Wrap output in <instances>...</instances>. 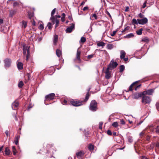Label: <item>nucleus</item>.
<instances>
[{
    "mask_svg": "<svg viewBox=\"0 0 159 159\" xmlns=\"http://www.w3.org/2000/svg\"><path fill=\"white\" fill-rule=\"evenodd\" d=\"M107 134L109 135H111L112 134V133L111 131L109 130H107Z\"/></svg>",
    "mask_w": 159,
    "mask_h": 159,
    "instance_id": "50",
    "label": "nucleus"
},
{
    "mask_svg": "<svg viewBox=\"0 0 159 159\" xmlns=\"http://www.w3.org/2000/svg\"><path fill=\"white\" fill-rule=\"evenodd\" d=\"M56 55L57 57H60L61 55V51L59 49H57L56 51Z\"/></svg>",
    "mask_w": 159,
    "mask_h": 159,
    "instance_id": "22",
    "label": "nucleus"
},
{
    "mask_svg": "<svg viewBox=\"0 0 159 159\" xmlns=\"http://www.w3.org/2000/svg\"><path fill=\"white\" fill-rule=\"evenodd\" d=\"M12 151L13 152V154L14 155H15L16 154V153L17 152V151L15 148V146H12Z\"/></svg>",
    "mask_w": 159,
    "mask_h": 159,
    "instance_id": "24",
    "label": "nucleus"
},
{
    "mask_svg": "<svg viewBox=\"0 0 159 159\" xmlns=\"http://www.w3.org/2000/svg\"><path fill=\"white\" fill-rule=\"evenodd\" d=\"M47 27H48L49 30H51L52 27V23L51 22H48L47 24Z\"/></svg>",
    "mask_w": 159,
    "mask_h": 159,
    "instance_id": "29",
    "label": "nucleus"
},
{
    "mask_svg": "<svg viewBox=\"0 0 159 159\" xmlns=\"http://www.w3.org/2000/svg\"><path fill=\"white\" fill-rule=\"evenodd\" d=\"M118 66V64L117 62L114 61H111L108 66L107 68H109L111 70H112V69L116 68L117 66Z\"/></svg>",
    "mask_w": 159,
    "mask_h": 159,
    "instance_id": "5",
    "label": "nucleus"
},
{
    "mask_svg": "<svg viewBox=\"0 0 159 159\" xmlns=\"http://www.w3.org/2000/svg\"><path fill=\"white\" fill-rule=\"evenodd\" d=\"M30 46L26 45L23 46V54L24 55H26L27 61H28L30 56Z\"/></svg>",
    "mask_w": 159,
    "mask_h": 159,
    "instance_id": "2",
    "label": "nucleus"
},
{
    "mask_svg": "<svg viewBox=\"0 0 159 159\" xmlns=\"http://www.w3.org/2000/svg\"><path fill=\"white\" fill-rule=\"evenodd\" d=\"M149 41V39L147 37H145L141 40V42H144L146 43H148Z\"/></svg>",
    "mask_w": 159,
    "mask_h": 159,
    "instance_id": "27",
    "label": "nucleus"
},
{
    "mask_svg": "<svg viewBox=\"0 0 159 159\" xmlns=\"http://www.w3.org/2000/svg\"><path fill=\"white\" fill-rule=\"evenodd\" d=\"M94 56L93 54H91V55H89L87 56V58L88 59H90L93 57Z\"/></svg>",
    "mask_w": 159,
    "mask_h": 159,
    "instance_id": "48",
    "label": "nucleus"
},
{
    "mask_svg": "<svg viewBox=\"0 0 159 159\" xmlns=\"http://www.w3.org/2000/svg\"><path fill=\"white\" fill-rule=\"evenodd\" d=\"M27 76L28 77V80H30L31 76L30 73H27Z\"/></svg>",
    "mask_w": 159,
    "mask_h": 159,
    "instance_id": "55",
    "label": "nucleus"
},
{
    "mask_svg": "<svg viewBox=\"0 0 159 159\" xmlns=\"http://www.w3.org/2000/svg\"><path fill=\"white\" fill-rule=\"evenodd\" d=\"M112 126L115 128L117 127L118 126V122H113L112 124Z\"/></svg>",
    "mask_w": 159,
    "mask_h": 159,
    "instance_id": "37",
    "label": "nucleus"
},
{
    "mask_svg": "<svg viewBox=\"0 0 159 159\" xmlns=\"http://www.w3.org/2000/svg\"><path fill=\"white\" fill-rule=\"evenodd\" d=\"M44 28V27L43 24H40L38 27V28L40 30H43V29Z\"/></svg>",
    "mask_w": 159,
    "mask_h": 159,
    "instance_id": "41",
    "label": "nucleus"
},
{
    "mask_svg": "<svg viewBox=\"0 0 159 159\" xmlns=\"http://www.w3.org/2000/svg\"><path fill=\"white\" fill-rule=\"evenodd\" d=\"M156 106L157 110L159 111V102L156 103Z\"/></svg>",
    "mask_w": 159,
    "mask_h": 159,
    "instance_id": "47",
    "label": "nucleus"
},
{
    "mask_svg": "<svg viewBox=\"0 0 159 159\" xmlns=\"http://www.w3.org/2000/svg\"><path fill=\"white\" fill-rule=\"evenodd\" d=\"M110 70L109 68H107L106 71L105 72V78L107 79H109L111 76V72L109 71V70Z\"/></svg>",
    "mask_w": 159,
    "mask_h": 159,
    "instance_id": "12",
    "label": "nucleus"
},
{
    "mask_svg": "<svg viewBox=\"0 0 159 159\" xmlns=\"http://www.w3.org/2000/svg\"><path fill=\"white\" fill-rule=\"evenodd\" d=\"M113 47V45L111 44H108L107 45V48L108 49H111Z\"/></svg>",
    "mask_w": 159,
    "mask_h": 159,
    "instance_id": "35",
    "label": "nucleus"
},
{
    "mask_svg": "<svg viewBox=\"0 0 159 159\" xmlns=\"http://www.w3.org/2000/svg\"><path fill=\"white\" fill-rule=\"evenodd\" d=\"M57 18L55 17V16H51L50 20L51 21L52 23V24L54 25L55 24V22L56 21V20H57Z\"/></svg>",
    "mask_w": 159,
    "mask_h": 159,
    "instance_id": "21",
    "label": "nucleus"
},
{
    "mask_svg": "<svg viewBox=\"0 0 159 159\" xmlns=\"http://www.w3.org/2000/svg\"><path fill=\"white\" fill-rule=\"evenodd\" d=\"M139 16L140 18H142L143 17L144 15L141 13H140L139 14Z\"/></svg>",
    "mask_w": 159,
    "mask_h": 159,
    "instance_id": "62",
    "label": "nucleus"
},
{
    "mask_svg": "<svg viewBox=\"0 0 159 159\" xmlns=\"http://www.w3.org/2000/svg\"><path fill=\"white\" fill-rule=\"evenodd\" d=\"M142 97L145 96V95L147 94V91H144L143 92H140Z\"/></svg>",
    "mask_w": 159,
    "mask_h": 159,
    "instance_id": "38",
    "label": "nucleus"
},
{
    "mask_svg": "<svg viewBox=\"0 0 159 159\" xmlns=\"http://www.w3.org/2000/svg\"><path fill=\"white\" fill-rule=\"evenodd\" d=\"M76 154L77 158H80L84 156V153L83 151H81L76 152Z\"/></svg>",
    "mask_w": 159,
    "mask_h": 159,
    "instance_id": "15",
    "label": "nucleus"
},
{
    "mask_svg": "<svg viewBox=\"0 0 159 159\" xmlns=\"http://www.w3.org/2000/svg\"><path fill=\"white\" fill-rule=\"evenodd\" d=\"M4 152L6 155H10L11 154L10 150L7 147H6L5 148Z\"/></svg>",
    "mask_w": 159,
    "mask_h": 159,
    "instance_id": "16",
    "label": "nucleus"
},
{
    "mask_svg": "<svg viewBox=\"0 0 159 159\" xmlns=\"http://www.w3.org/2000/svg\"><path fill=\"white\" fill-rule=\"evenodd\" d=\"M141 159H149L145 156H142Z\"/></svg>",
    "mask_w": 159,
    "mask_h": 159,
    "instance_id": "64",
    "label": "nucleus"
},
{
    "mask_svg": "<svg viewBox=\"0 0 159 159\" xmlns=\"http://www.w3.org/2000/svg\"><path fill=\"white\" fill-rule=\"evenodd\" d=\"M117 32V30L113 31L112 34H111V35L112 36H114Z\"/></svg>",
    "mask_w": 159,
    "mask_h": 159,
    "instance_id": "49",
    "label": "nucleus"
},
{
    "mask_svg": "<svg viewBox=\"0 0 159 159\" xmlns=\"http://www.w3.org/2000/svg\"><path fill=\"white\" fill-rule=\"evenodd\" d=\"M132 97L134 99H138L142 96L140 93L136 92L133 94Z\"/></svg>",
    "mask_w": 159,
    "mask_h": 159,
    "instance_id": "13",
    "label": "nucleus"
},
{
    "mask_svg": "<svg viewBox=\"0 0 159 159\" xmlns=\"http://www.w3.org/2000/svg\"><path fill=\"white\" fill-rule=\"evenodd\" d=\"M5 63V67H9L11 66V59L8 58L4 60Z\"/></svg>",
    "mask_w": 159,
    "mask_h": 159,
    "instance_id": "8",
    "label": "nucleus"
},
{
    "mask_svg": "<svg viewBox=\"0 0 159 159\" xmlns=\"http://www.w3.org/2000/svg\"><path fill=\"white\" fill-rule=\"evenodd\" d=\"M157 133H159V126H157V127L155 129Z\"/></svg>",
    "mask_w": 159,
    "mask_h": 159,
    "instance_id": "53",
    "label": "nucleus"
},
{
    "mask_svg": "<svg viewBox=\"0 0 159 159\" xmlns=\"http://www.w3.org/2000/svg\"><path fill=\"white\" fill-rule=\"evenodd\" d=\"M55 94L54 93H51L45 96V101L53 100L54 98Z\"/></svg>",
    "mask_w": 159,
    "mask_h": 159,
    "instance_id": "7",
    "label": "nucleus"
},
{
    "mask_svg": "<svg viewBox=\"0 0 159 159\" xmlns=\"http://www.w3.org/2000/svg\"><path fill=\"white\" fill-rule=\"evenodd\" d=\"M56 9L54 8L52 11L51 13V16H53L54 15L55 12L56 11Z\"/></svg>",
    "mask_w": 159,
    "mask_h": 159,
    "instance_id": "42",
    "label": "nucleus"
},
{
    "mask_svg": "<svg viewBox=\"0 0 159 159\" xmlns=\"http://www.w3.org/2000/svg\"><path fill=\"white\" fill-rule=\"evenodd\" d=\"M58 35L55 34L53 39V43L54 45H56L58 41Z\"/></svg>",
    "mask_w": 159,
    "mask_h": 159,
    "instance_id": "14",
    "label": "nucleus"
},
{
    "mask_svg": "<svg viewBox=\"0 0 159 159\" xmlns=\"http://www.w3.org/2000/svg\"><path fill=\"white\" fill-rule=\"evenodd\" d=\"M138 82L136 81L133 83L129 87L128 91H132L133 88H134L135 90L136 91L138 89L140 88L141 84L137 85Z\"/></svg>",
    "mask_w": 159,
    "mask_h": 159,
    "instance_id": "4",
    "label": "nucleus"
},
{
    "mask_svg": "<svg viewBox=\"0 0 159 159\" xmlns=\"http://www.w3.org/2000/svg\"><path fill=\"white\" fill-rule=\"evenodd\" d=\"M89 9V7L87 6L85 7H84V8L83 9V10L84 11H85L86 10H88Z\"/></svg>",
    "mask_w": 159,
    "mask_h": 159,
    "instance_id": "61",
    "label": "nucleus"
},
{
    "mask_svg": "<svg viewBox=\"0 0 159 159\" xmlns=\"http://www.w3.org/2000/svg\"><path fill=\"white\" fill-rule=\"evenodd\" d=\"M97 45L98 46H104L105 45V43L102 41L98 42L97 44Z\"/></svg>",
    "mask_w": 159,
    "mask_h": 159,
    "instance_id": "28",
    "label": "nucleus"
},
{
    "mask_svg": "<svg viewBox=\"0 0 159 159\" xmlns=\"http://www.w3.org/2000/svg\"><path fill=\"white\" fill-rule=\"evenodd\" d=\"M125 54H126V53L123 50H121L120 51V58L121 59H122L123 58H124V57L125 56Z\"/></svg>",
    "mask_w": 159,
    "mask_h": 159,
    "instance_id": "19",
    "label": "nucleus"
},
{
    "mask_svg": "<svg viewBox=\"0 0 159 159\" xmlns=\"http://www.w3.org/2000/svg\"><path fill=\"white\" fill-rule=\"evenodd\" d=\"M145 131H143L141 132L139 134L140 136V137L142 138L145 135Z\"/></svg>",
    "mask_w": 159,
    "mask_h": 159,
    "instance_id": "39",
    "label": "nucleus"
},
{
    "mask_svg": "<svg viewBox=\"0 0 159 159\" xmlns=\"http://www.w3.org/2000/svg\"><path fill=\"white\" fill-rule=\"evenodd\" d=\"M129 29V26H127L126 27L124 30H123L122 31V33H123L125 31L128 30Z\"/></svg>",
    "mask_w": 159,
    "mask_h": 159,
    "instance_id": "46",
    "label": "nucleus"
},
{
    "mask_svg": "<svg viewBox=\"0 0 159 159\" xmlns=\"http://www.w3.org/2000/svg\"><path fill=\"white\" fill-rule=\"evenodd\" d=\"M147 95H151L154 92V90L152 89H148L147 91Z\"/></svg>",
    "mask_w": 159,
    "mask_h": 159,
    "instance_id": "23",
    "label": "nucleus"
},
{
    "mask_svg": "<svg viewBox=\"0 0 159 159\" xmlns=\"http://www.w3.org/2000/svg\"><path fill=\"white\" fill-rule=\"evenodd\" d=\"M120 123L121 124L124 125L125 124V122L123 119H121L120 120Z\"/></svg>",
    "mask_w": 159,
    "mask_h": 159,
    "instance_id": "52",
    "label": "nucleus"
},
{
    "mask_svg": "<svg viewBox=\"0 0 159 159\" xmlns=\"http://www.w3.org/2000/svg\"><path fill=\"white\" fill-rule=\"evenodd\" d=\"M89 90L90 89L88 90V92L86 94L85 98L83 101H80L71 99L68 101L69 104L72 105L75 107H78L82 105L83 103L86 102L90 96V94L89 93Z\"/></svg>",
    "mask_w": 159,
    "mask_h": 159,
    "instance_id": "1",
    "label": "nucleus"
},
{
    "mask_svg": "<svg viewBox=\"0 0 159 159\" xmlns=\"http://www.w3.org/2000/svg\"><path fill=\"white\" fill-rule=\"evenodd\" d=\"M97 102L95 100L92 101L90 103L89 109L93 111H95L97 109Z\"/></svg>",
    "mask_w": 159,
    "mask_h": 159,
    "instance_id": "3",
    "label": "nucleus"
},
{
    "mask_svg": "<svg viewBox=\"0 0 159 159\" xmlns=\"http://www.w3.org/2000/svg\"><path fill=\"white\" fill-rule=\"evenodd\" d=\"M89 149L90 151H92L94 149V146L92 144H90L89 145Z\"/></svg>",
    "mask_w": 159,
    "mask_h": 159,
    "instance_id": "26",
    "label": "nucleus"
},
{
    "mask_svg": "<svg viewBox=\"0 0 159 159\" xmlns=\"http://www.w3.org/2000/svg\"><path fill=\"white\" fill-rule=\"evenodd\" d=\"M143 30V28H140L139 30L136 31L137 34L138 35H140L142 34V31Z\"/></svg>",
    "mask_w": 159,
    "mask_h": 159,
    "instance_id": "25",
    "label": "nucleus"
},
{
    "mask_svg": "<svg viewBox=\"0 0 159 159\" xmlns=\"http://www.w3.org/2000/svg\"><path fill=\"white\" fill-rule=\"evenodd\" d=\"M13 5L14 7L17 6L19 5V3L17 2H14L13 4Z\"/></svg>",
    "mask_w": 159,
    "mask_h": 159,
    "instance_id": "56",
    "label": "nucleus"
},
{
    "mask_svg": "<svg viewBox=\"0 0 159 159\" xmlns=\"http://www.w3.org/2000/svg\"><path fill=\"white\" fill-rule=\"evenodd\" d=\"M62 103L63 105H67L69 104L68 101H67L66 100L64 99L63 101L62 102Z\"/></svg>",
    "mask_w": 159,
    "mask_h": 159,
    "instance_id": "43",
    "label": "nucleus"
},
{
    "mask_svg": "<svg viewBox=\"0 0 159 159\" xmlns=\"http://www.w3.org/2000/svg\"><path fill=\"white\" fill-rule=\"evenodd\" d=\"M75 28V24L72 23L70 26L68 27L66 29V31L67 33H71L73 29Z\"/></svg>",
    "mask_w": 159,
    "mask_h": 159,
    "instance_id": "11",
    "label": "nucleus"
},
{
    "mask_svg": "<svg viewBox=\"0 0 159 159\" xmlns=\"http://www.w3.org/2000/svg\"><path fill=\"white\" fill-rule=\"evenodd\" d=\"M133 141V139L130 138H128V142L129 143H132V142Z\"/></svg>",
    "mask_w": 159,
    "mask_h": 159,
    "instance_id": "60",
    "label": "nucleus"
},
{
    "mask_svg": "<svg viewBox=\"0 0 159 159\" xmlns=\"http://www.w3.org/2000/svg\"><path fill=\"white\" fill-rule=\"evenodd\" d=\"M92 16L94 17L95 18V20H97L98 19V18L97 17V15L95 13H94V14H93Z\"/></svg>",
    "mask_w": 159,
    "mask_h": 159,
    "instance_id": "54",
    "label": "nucleus"
},
{
    "mask_svg": "<svg viewBox=\"0 0 159 159\" xmlns=\"http://www.w3.org/2000/svg\"><path fill=\"white\" fill-rule=\"evenodd\" d=\"M129 7L127 6L126 7L125 9V12H127L129 11Z\"/></svg>",
    "mask_w": 159,
    "mask_h": 159,
    "instance_id": "63",
    "label": "nucleus"
},
{
    "mask_svg": "<svg viewBox=\"0 0 159 159\" xmlns=\"http://www.w3.org/2000/svg\"><path fill=\"white\" fill-rule=\"evenodd\" d=\"M134 34L132 33H130L125 36V37L127 38L134 37Z\"/></svg>",
    "mask_w": 159,
    "mask_h": 159,
    "instance_id": "33",
    "label": "nucleus"
},
{
    "mask_svg": "<svg viewBox=\"0 0 159 159\" xmlns=\"http://www.w3.org/2000/svg\"><path fill=\"white\" fill-rule=\"evenodd\" d=\"M146 3H147V0L146 1H145L143 4V6L142 7V8H144L146 7Z\"/></svg>",
    "mask_w": 159,
    "mask_h": 159,
    "instance_id": "57",
    "label": "nucleus"
},
{
    "mask_svg": "<svg viewBox=\"0 0 159 159\" xmlns=\"http://www.w3.org/2000/svg\"><path fill=\"white\" fill-rule=\"evenodd\" d=\"M86 38L84 37H82L81 38L80 42L82 43H84L86 41Z\"/></svg>",
    "mask_w": 159,
    "mask_h": 159,
    "instance_id": "36",
    "label": "nucleus"
},
{
    "mask_svg": "<svg viewBox=\"0 0 159 159\" xmlns=\"http://www.w3.org/2000/svg\"><path fill=\"white\" fill-rule=\"evenodd\" d=\"M24 85V83L22 81H20L18 84V86L19 88H22Z\"/></svg>",
    "mask_w": 159,
    "mask_h": 159,
    "instance_id": "32",
    "label": "nucleus"
},
{
    "mask_svg": "<svg viewBox=\"0 0 159 159\" xmlns=\"http://www.w3.org/2000/svg\"><path fill=\"white\" fill-rule=\"evenodd\" d=\"M138 23L139 24L144 25L147 23L148 20L147 18L146 17L143 18L141 19H138Z\"/></svg>",
    "mask_w": 159,
    "mask_h": 159,
    "instance_id": "9",
    "label": "nucleus"
},
{
    "mask_svg": "<svg viewBox=\"0 0 159 159\" xmlns=\"http://www.w3.org/2000/svg\"><path fill=\"white\" fill-rule=\"evenodd\" d=\"M125 66L123 65H121L120 66V72H122L125 69Z\"/></svg>",
    "mask_w": 159,
    "mask_h": 159,
    "instance_id": "30",
    "label": "nucleus"
},
{
    "mask_svg": "<svg viewBox=\"0 0 159 159\" xmlns=\"http://www.w3.org/2000/svg\"><path fill=\"white\" fill-rule=\"evenodd\" d=\"M22 24L23 26V27L25 29V28L27 26V22L25 21H22Z\"/></svg>",
    "mask_w": 159,
    "mask_h": 159,
    "instance_id": "40",
    "label": "nucleus"
},
{
    "mask_svg": "<svg viewBox=\"0 0 159 159\" xmlns=\"http://www.w3.org/2000/svg\"><path fill=\"white\" fill-rule=\"evenodd\" d=\"M17 66L19 70H21L23 68V64L21 62H19L17 64Z\"/></svg>",
    "mask_w": 159,
    "mask_h": 159,
    "instance_id": "20",
    "label": "nucleus"
},
{
    "mask_svg": "<svg viewBox=\"0 0 159 159\" xmlns=\"http://www.w3.org/2000/svg\"><path fill=\"white\" fill-rule=\"evenodd\" d=\"M132 23L133 25H134L135 24L137 25L138 23V21H137L135 19H133L132 20Z\"/></svg>",
    "mask_w": 159,
    "mask_h": 159,
    "instance_id": "34",
    "label": "nucleus"
},
{
    "mask_svg": "<svg viewBox=\"0 0 159 159\" xmlns=\"http://www.w3.org/2000/svg\"><path fill=\"white\" fill-rule=\"evenodd\" d=\"M28 14L29 18L31 20L34 16V13L33 12H28Z\"/></svg>",
    "mask_w": 159,
    "mask_h": 159,
    "instance_id": "31",
    "label": "nucleus"
},
{
    "mask_svg": "<svg viewBox=\"0 0 159 159\" xmlns=\"http://www.w3.org/2000/svg\"><path fill=\"white\" fill-rule=\"evenodd\" d=\"M151 101L150 98L148 96H143L142 99V102L145 104L150 103Z\"/></svg>",
    "mask_w": 159,
    "mask_h": 159,
    "instance_id": "6",
    "label": "nucleus"
},
{
    "mask_svg": "<svg viewBox=\"0 0 159 159\" xmlns=\"http://www.w3.org/2000/svg\"><path fill=\"white\" fill-rule=\"evenodd\" d=\"M103 123L102 122H99V128L100 129H102V125H103Z\"/></svg>",
    "mask_w": 159,
    "mask_h": 159,
    "instance_id": "45",
    "label": "nucleus"
},
{
    "mask_svg": "<svg viewBox=\"0 0 159 159\" xmlns=\"http://www.w3.org/2000/svg\"><path fill=\"white\" fill-rule=\"evenodd\" d=\"M106 13L107 15H108L110 17V18H111V16L110 13L108 11H106Z\"/></svg>",
    "mask_w": 159,
    "mask_h": 159,
    "instance_id": "58",
    "label": "nucleus"
},
{
    "mask_svg": "<svg viewBox=\"0 0 159 159\" xmlns=\"http://www.w3.org/2000/svg\"><path fill=\"white\" fill-rule=\"evenodd\" d=\"M19 105V102L17 100H16L12 104V108L13 110H16Z\"/></svg>",
    "mask_w": 159,
    "mask_h": 159,
    "instance_id": "10",
    "label": "nucleus"
},
{
    "mask_svg": "<svg viewBox=\"0 0 159 159\" xmlns=\"http://www.w3.org/2000/svg\"><path fill=\"white\" fill-rule=\"evenodd\" d=\"M5 133L7 136V137H8L9 135V131L7 130H6L5 131Z\"/></svg>",
    "mask_w": 159,
    "mask_h": 159,
    "instance_id": "59",
    "label": "nucleus"
},
{
    "mask_svg": "<svg viewBox=\"0 0 159 159\" xmlns=\"http://www.w3.org/2000/svg\"><path fill=\"white\" fill-rule=\"evenodd\" d=\"M59 24V20L58 19L56 20L55 28L58 27Z\"/></svg>",
    "mask_w": 159,
    "mask_h": 159,
    "instance_id": "44",
    "label": "nucleus"
},
{
    "mask_svg": "<svg viewBox=\"0 0 159 159\" xmlns=\"http://www.w3.org/2000/svg\"><path fill=\"white\" fill-rule=\"evenodd\" d=\"M149 129L151 130H152V131L153 132V126L152 125H150L149 126Z\"/></svg>",
    "mask_w": 159,
    "mask_h": 159,
    "instance_id": "51",
    "label": "nucleus"
},
{
    "mask_svg": "<svg viewBox=\"0 0 159 159\" xmlns=\"http://www.w3.org/2000/svg\"><path fill=\"white\" fill-rule=\"evenodd\" d=\"M81 54V52L80 51H79L78 50H77V53L76 55V58L77 60H78L79 61H80L81 59L80 58V55Z\"/></svg>",
    "mask_w": 159,
    "mask_h": 159,
    "instance_id": "17",
    "label": "nucleus"
},
{
    "mask_svg": "<svg viewBox=\"0 0 159 159\" xmlns=\"http://www.w3.org/2000/svg\"><path fill=\"white\" fill-rule=\"evenodd\" d=\"M20 136L17 135H16L15 138L14 142L16 145H17L18 144V142L19 140Z\"/></svg>",
    "mask_w": 159,
    "mask_h": 159,
    "instance_id": "18",
    "label": "nucleus"
}]
</instances>
